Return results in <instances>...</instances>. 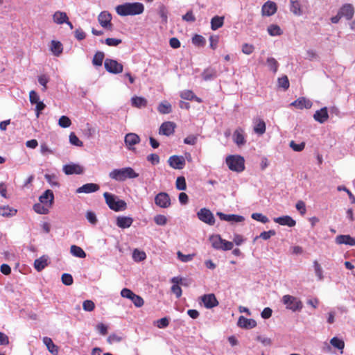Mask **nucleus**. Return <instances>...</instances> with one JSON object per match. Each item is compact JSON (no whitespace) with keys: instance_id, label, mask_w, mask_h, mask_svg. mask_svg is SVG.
I'll list each match as a JSON object with an SVG mask.
<instances>
[{"instance_id":"nucleus-1","label":"nucleus","mask_w":355,"mask_h":355,"mask_svg":"<svg viewBox=\"0 0 355 355\" xmlns=\"http://www.w3.org/2000/svg\"><path fill=\"white\" fill-rule=\"evenodd\" d=\"M144 10V6L139 2L125 3L116 7V12L120 16L139 15Z\"/></svg>"},{"instance_id":"nucleus-2","label":"nucleus","mask_w":355,"mask_h":355,"mask_svg":"<svg viewBox=\"0 0 355 355\" xmlns=\"http://www.w3.org/2000/svg\"><path fill=\"white\" fill-rule=\"evenodd\" d=\"M139 176L131 167H124L119 169H114L109 173V177L118 182H123L126 179H133Z\"/></svg>"},{"instance_id":"nucleus-3","label":"nucleus","mask_w":355,"mask_h":355,"mask_svg":"<svg viewBox=\"0 0 355 355\" xmlns=\"http://www.w3.org/2000/svg\"><path fill=\"white\" fill-rule=\"evenodd\" d=\"M103 196L105 198L106 204L111 209L115 211L125 209L126 203L123 200L118 199V198L114 195L108 192H105L103 193Z\"/></svg>"},{"instance_id":"nucleus-4","label":"nucleus","mask_w":355,"mask_h":355,"mask_svg":"<svg viewBox=\"0 0 355 355\" xmlns=\"http://www.w3.org/2000/svg\"><path fill=\"white\" fill-rule=\"evenodd\" d=\"M226 164L231 171L241 172L245 169L244 158L240 155H229L226 158Z\"/></svg>"},{"instance_id":"nucleus-5","label":"nucleus","mask_w":355,"mask_h":355,"mask_svg":"<svg viewBox=\"0 0 355 355\" xmlns=\"http://www.w3.org/2000/svg\"><path fill=\"white\" fill-rule=\"evenodd\" d=\"M282 302L287 309L291 310L292 311H300L303 304L302 302L296 297L290 295H285L282 298Z\"/></svg>"},{"instance_id":"nucleus-6","label":"nucleus","mask_w":355,"mask_h":355,"mask_svg":"<svg viewBox=\"0 0 355 355\" xmlns=\"http://www.w3.org/2000/svg\"><path fill=\"white\" fill-rule=\"evenodd\" d=\"M121 295L122 297L130 300L136 307H141L144 305V302L142 297L128 288H123L121 291Z\"/></svg>"},{"instance_id":"nucleus-7","label":"nucleus","mask_w":355,"mask_h":355,"mask_svg":"<svg viewBox=\"0 0 355 355\" xmlns=\"http://www.w3.org/2000/svg\"><path fill=\"white\" fill-rule=\"evenodd\" d=\"M104 67L105 69L114 74H118L123 71V65L113 59L107 58L104 62Z\"/></svg>"},{"instance_id":"nucleus-8","label":"nucleus","mask_w":355,"mask_h":355,"mask_svg":"<svg viewBox=\"0 0 355 355\" xmlns=\"http://www.w3.org/2000/svg\"><path fill=\"white\" fill-rule=\"evenodd\" d=\"M197 216L199 220L209 225H213L215 223V218L211 211L208 209H200L197 213Z\"/></svg>"},{"instance_id":"nucleus-9","label":"nucleus","mask_w":355,"mask_h":355,"mask_svg":"<svg viewBox=\"0 0 355 355\" xmlns=\"http://www.w3.org/2000/svg\"><path fill=\"white\" fill-rule=\"evenodd\" d=\"M155 203L161 208H168L171 205V199L168 193H159L155 198Z\"/></svg>"},{"instance_id":"nucleus-10","label":"nucleus","mask_w":355,"mask_h":355,"mask_svg":"<svg viewBox=\"0 0 355 355\" xmlns=\"http://www.w3.org/2000/svg\"><path fill=\"white\" fill-rule=\"evenodd\" d=\"M169 166L175 169H182L185 166V159L182 156L173 155L168 159Z\"/></svg>"},{"instance_id":"nucleus-11","label":"nucleus","mask_w":355,"mask_h":355,"mask_svg":"<svg viewBox=\"0 0 355 355\" xmlns=\"http://www.w3.org/2000/svg\"><path fill=\"white\" fill-rule=\"evenodd\" d=\"M111 20L112 15L107 11L101 12L98 17L99 24L105 28L112 29V24H111Z\"/></svg>"},{"instance_id":"nucleus-12","label":"nucleus","mask_w":355,"mask_h":355,"mask_svg":"<svg viewBox=\"0 0 355 355\" xmlns=\"http://www.w3.org/2000/svg\"><path fill=\"white\" fill-rule=\"evenodd\" d=\"M40 202L47 206L48 207H51L54 202V195L51 190L48 189L44 191V193L40 196L39 198Z\"/></svg>"},{"instance_id":"nucleus-13","label":"nucleus","mask_w":355,"mask_h":355,"mask_svg":"<svg viewBox=\"0 0 355 355\" xmlns=\"http://www.w3.org/2000/svg\"><path fill=\"white\" fill-rule=\"evenodd\" d=\"M124 141L128 149H133V146L140 142L139 135L135 133H128L125 135Z\"/></svg>"},{"instance_id":"nucleus-14","label":"nucleus","mask_w":355,"mask_h":355,"mask_svg":"<svg viewBox=\"0 0 355 355\" xmlns=\"http://www.w3.org/2000/svg\"><path fill=\"white\" fill-rule=\"evenodd\" d=\"M253 130L258 135H262L266 132V126L265 121L259 117L253 119Z\"/></svg>"},{"instance_id":"nucleus-15","label":"nucleus","mask_w":355,"mask_h":355,"mask_svg":"<svg viewBox=\"0 0 355 355\" xmlns=\"http://www.w3.org/2000/svg\"><path fill=\"white\" fill-rule=\"evenodd\" d=\"M202 302L204 304V306L207 309L214 308L218 304V302L214 294H207L204 295L201 297Z\"/></svg>"},{"instance_id":"nucleus-16","label":"nucleus","mask_w":355,"mask_h":355,"mask_svg":"<svg viewBox=\"0 0 355 355\" xmlns=\"http://www.w3.org/2000/svg\"><path fill=\"white\" fill-rule=\"evenodd\" d=\"M216 214L220 220L232 223H240L245 219L243 216L236 214H225L222 212H217Z\"/></svg>"},{"instance_id":"nucleus-17","label":"nucleus","mask_w":355,"mask_h":355,"mask_svg":"<svg viewBox=\"0 0 355 355\" xmlns=\"http://www.w3.org/2000/svg\"><path fill=\"white\" fill-rule=\"evenodd\" d=\"M63 171L66 175L82 174L84 171L83 168L79 164H71L63 166Z\"/></svg>"},{"instance_id":"nucleus-18","label":"nucleus","mask_w":355,"mask_h":355,"mask_svg":"<svg viewBox=\"0 0 355 355\" xmlns=\"http://www.w3.org/2000/svg\"><path fill=\"white\" fill-rule=\"evenodd\" d=\"M175 128V124L171 121H166L163 123L159 130L160 135L169 136L173 134Z\"/></svg>"},{"instance_id":"nucleus-19","label":"nucleus","mask_w":355,"mask_h":355,"mask_svg":"<svg viewBox=\"0 0 355 355\" xmlns=\"http://www.w3.org/2000/svg\"><path fill=\"white\" fill-rule=\"evenodd\" d=\"M237 324L239 327L243 329H252L257 326V322L254 319H248L244 316H240Z\"/></svg>"},{"instance_id":"nucleus-20","label":"nucleus","mask_w":355,"mask_h":355,"mask_svg":"<svg viewBox=\"0 0 355 355\" xmlns=\"http://www.w3.org/2000/svg\"><path fill=\"white\" fill-rule=\"evenodd\" d=\"M100 189L97 184L87 183L76 189L77 193H90L98 191Z\"/></svg>"},{"instance_id":"nucleus-21","label":"nucleus","mask_w":355,"mask_h":355,"mask_svg":"<svg viewBox=\"0 0 355 355\" xmlns=\"http://www.w3.org/2000/svg\"><path fill=\"white\" fill-rule=\"evenodd\" d=\"M233 140L239 146H243L246 143L244 130L241 128H238L235 130L233 134Z\"/></svg>"},{"instance_id":"nucleus-22","label":"nucleus","mask_w":355,"mask_h":355,"mask_svg":"<svg viewBox=\"0 0 355 355\" xmlns=\"http://www.w3.org/2000/svg\"><path fill=\"white\" fill-rule=\"evenodd\" d=\"M277 11V6L274 2L267 1L263 4L261 12L263 16H271Z\"/></svg>"},{"instance_id":"nucleus-23","label":"nucleus","mask_w":355,"mask_h":355,"mask_svg":"<svg viewBox=\"0 0 355 355\" xmlns=\"http://www.w3.org/2000/svg\"><path fill=\"white\" fill-rule=\"evenodd\" d=\"M273 220L281 225H286L290 227H294L296 224L295 220L289 216L274 218Z\"/></svg>"},{"instance_id":"nucleus-24","label":"nucleus","mask_w":355,"mask_h":355,"mask_svg":"<svg viewBox=\"0 0 355 355\" xmlns=\"http://www.w3.org/2000/svg\"><path fill=\"white\" fill-rule=\"evenodd\" d=\"M342 17L347 20L351 19L354 16V8L351 4H345L338 11Z\"/></svg>"},{"instance_id":"nucleus-25","label":"nucleus","mask_w":355,"mask_h":355,"mask_svg":"<svg viewBox=\"0 0 355 355\" xmlns=\"http://www.w3.org/2000/svg\"><path fill=\"white\" fill-rule=\"evenodd\" d=\"M291 105L301 110L303 108L309 109L311 107L312 103L309 100L302 97L299 98L298 99L291 103Z\"/></svg>"},{"instance_id":"nucleus-26","label":"nucleus","mask_w":355,"mask_h":355,"mask_svg":"<svg viewBox=\"0 0 355 355\" xmlns=\"http://www.w3.org/2000/svg\"><path fill=\"white\" fill-rule=\"evenodd\" d=\"M314 119L320 123H324L329 118L328 111L327 107H323L319 110H317L313 115Z\"/></svg>"},{"instance_id":"nucleus-27","label":"nucleus","mask_w":355,"mask_h":355,"mask_svg":"<svg viewBox=\"0 0 355 355\" xmlns=\"http://www.w3.org/2000/svg\"><path fill=\"white\" fill-rule=\"evenodd\" d=\"M336 241L338 244H346L351 246L355 245V239L349 235H339L336 238Z\"/></svg>"},{"instance_id":"nucleus-28","label":"nucleus","mask_w":355,"mask_h":355,"mask_svg":"<svg viewBox=\"0 0 355 355\" xmlns=\"http://www.w3.org/2000/svg\"><path fill=\"white\" fill-rule=\"evenodd\" d=\"M133 220L130 217L119 216L116 218V225L121 228H128L132 224Z\"/></svg>"},{"instance_id":"nucleus-29","label":"nucleus","mask_w":355,"mask_h":355,"mask_svg":"<svg viewBox=\"0 0 355 355\" xmlns=\"http://www.w3.org/2000/svg\"><path fill=\"white\" fill-rule=\"evenodd\" d=\"M43 343L46 346L49 352H51L53 355H58V347L53 343L51 338L49 337H44Z\"/></svg>"},{"instance_id":"nucleus-30","label":"nucleus","mask_w":355,"mask_h":355,"mask_svg":"<svg viewBox=\"0 0 355 355\" xmlns=\"http://www.w3.org/2000/svg\"><path fill=\"white\" fill-rule=\"evenodd\" d=\"M68 16L66 12L62 11H56L53 15V20L57 24H62L67 21Z\"/></svg>"},{"instance_id":"nucleus-31","label":"nucleus","mask_w":355,"mask_h":355,"mask_svg":"<svg viewBox=\"0 0 355 355\" xmlns=\"http://www.w3.org/2000/svg\"><path fill=\"white\" fill-rule=\"evenodd\" d=\"M217 76V71L215 69L209 67L205 69L202 73V77L204 80L208 81L216 78Z\"/></svg>"},{"instance_id":"nucleus-32","label":"nucleus","mask_w":355,"mask_h":355,"mask_svg":"<svg viewBox=\"0 0 355 355\" xmlns=\"http://www.w3.org/2000/svg\"><path fill=\"white\" fill-rule=\"evenodd\" d=\"M131 103L133 107L141 108L147 105V100L141 96H133L131 98Z\"/></svg>"},{"instance_id":"nucleus-33","label":"nucleus","mask_w":355,"mask_h":355,"mask_svg":"<svg viewBox=\"0 0 355 355\" xmlns=\"http://www.w3.org/2000/svg\"><path fill=\"white\" fill-rule=\"evenodd\" d=\"M224 24V17L215 16L211 20V28L216 31L222 27Z\"/></svg>"},{"instance_id":"nucleus-34","label":"nucleus","mask_w":355,"mask_h":355,"mask_svg":"<svg viewBox=\"0 0 355 355\" xmlns=\"http://www.w3.org/2000/svg\"><path fill=\"white\" fill-rule=\"evenodd\" d=\"M63 48L62 44L61 42L55 40H52L51 44V51H52L53 54L58 56L60 55L62 52Z\"/></svg>"},{"instance_id":"nucleus-35","label":"nucleus","mask_w":355,"mask_h":355,"mask_svg":"<svg viewBox=\"0 0 355 355\" xmlns=\"http://www.w3.org/2000/svg\"><path fill=\"white\" fill-rule=\"evenodd\" d=\"M47 258L42 256L35 260L34 267L37 271L42 270L47 266Z\"/></svg>"},{"instance_id":"nucleus-36","label":"nucleus","mask_w":355,"mask_h":355,"mask_svg":"<svg viewBox=\"0 0 355 355\" xmlns=\"http://www.w3.org/2000/svg\"><path fill=\"white\" fill-rule=\"evenodd\" d=\"M209 241L211 243V245L215 249H220L221 248V246H222V244H223V239L220 237V235H212L210 236L209 238Z\"/></svg>"},{"instance_id":"nucleus-37","label":"nucleus","mask_w":355,"mask_h":355,"mask_svg":"<svg viewBox=\"0 0 355 355\" xmlns=\"http://www.w3.org/2000/svg\"><path fill=\"white\" fill-rule=\"evenodd\" d=\"M17 214V210L9 206L0 207V215L4 217L13 216Z\"/></svg>"},{"instance_id":"nucleus-38","label":"nucleus","mask_w":355,"mask_h":355,"mask_svg":"<svg viewBox=\"0 0 355 355\" xmlns=\"http://www.w3.org/2000/svg\"><path fill=\"white\" fill-rule=\"evenodd\" d=\"M315 275L318 278V281H322L324 279L323 270L320 264L317 260L313 262Z\"/></svg>"},{"instance_id":"nucleus-39","label":"nucleus","mask_w":355,"mask_h":355,"mask_svg":"<svg viewBox=\"0 0 355 355\" xmlns=\"http://www.w3.org/2000/svg\"><path fill=\"white\" fill-rule=\"evenodd\" d=\"M157 110L163 114H169L172 111L171 105L167 101L162 102L159 104Z\"/></svg>"},{"instance_id":"nucleus-40","label":"nucleus","mask_w":355,"mask_h":355,"mask_svg":"<svg viewBox=\"0 0 355 355\" xmlns=\"http://www.w3.org/2000/svg\"><path fill=\"white\" fill-rule=\"evenodd\" d=\"M70 252L72 255L78 258H85L86 257V253L84 250L80 247L75 245L71 246Z\"/></svg>"},{"instance_id":"nucleus-41","label":"nucleus","mask_w":355,"mask_h":355,"mask_svg":"<svg viewBox=\"0 0 355 355\" xmlns=\"http://www.w3.org/2000/svg\"><path fill=\"white\" fill-rule=\"evenodd\" d=\"M268 33L271 36H278L282 34L281 28L276 24H271L268 27Z\"/></svg>"},{"instance_id":"nucleus-42","label":"nucleus","mask_w":355,"mask_h":355,"mask_svg":"<svg viewBox=\"0 0 355 355\" xmlns=\"http://www.w3.org/2000/svg\"><path fill=\"white\" fill-rule=\"evenodd\" d=\"M158 14L162 18V22L164 24H166L168 21V10L164 5L159 6L158 8Z\"/></svg>"},{"instance_id":"nucleus-43","label":"nucleus","mask_w":355,"mask_h":355,"mask_svg":"<svg viewBox=\"0 0 355 355\" xmlns=\"http://www.w3.org/2000/svg\"><path fill=\"white\" fill-rule=\"evenodd\" d=\"M330 343L334 347L341 350V353H343V349L345 347V343L342 339L334 337L330 340Z\"/></svg>"},{"instance_id":"nucleus-44","label":"nucleus","mask_w":355,"mask_h":355,"mask_svg":"<svg viewBox=\"0 0 355 355\" xmlns=\"http://www.w3.org/2000/svg\"><path fill=\"white\" fill-rule=\"evenodd\" d=\"M291 11L295 15L300 16L302 15V11L299 1H291Z\"/></svg>"},{"instance_id":"nucleus-45","label":"nucleus","mask_w":355,"mask_h":355,"mask_svg":"<svg viewBox=\"0 0 355 355\" xmlns=\"http://www.w3.org/2000/svg\"><path fill=\"white\" fill-rule=\"evenodd\" d=\"M146 258V254L144 251H141L138 249L134 250L132 252V259L135 261L140 262L144 261Z\"/></svg>"},{"instance_id":"nucleus-46","label":"nucleus","mask_w":355,"mask_h":355,"mask_svg":"<svg viewBox=\"0 0 355 355\" xmlns=\"http://www.w3.org/2000/svg\"><path fill=\"white\" fill-rule=\"evenodd\" d=\"M104 57V53L101 51H98L97 53H96L92 60L93 64L98 67L101 66L103 64Z\"/></svg>"},{"instance_id":"nucleus-47","label":"nucleus","mask_w":355,"mask_h":355,"mask_svg":"<svg viewBox=\"0 0 355 355\" xmlns=\"http://www.w3.org/2000/svg\"><path fill=\"white\" fill-rule=\"evenodd\" d=\"M49 208L41 202L37 203L33 206L34 211L40 214H47L49 213Z\"/></svg>"},{"instance_id":"nucleus-48","label":"nucleus","mask_w":355,"mask_h":355,"mask_svg":"<svg viewBox=\"0 0 355 355\" xmlns=\"http://www.w3.org/2000/svg\"><path fill=\"white\" fill-rule=\"evenodd\" d=\"M177 256H178V258L181 261H182L184 263H187V262L191 261L193 259L195 254H184L180 251H178L177 252Z\"/></svg>"},{"instance_id":"nucleus-49","label":"nucleus","mask_w":355,"mask_h":355,"mask_svg":"<svg viewBox=\"0 0 355 355\" xmlns=\"http://www.w3.org/2000/svg\"><path fill=\"white\" fill-rule=\"evenodd\" d=\"M267 64L270 69L272 70L274 73L277 72L279 64L274 58H268L267 59Z\"/></svg>"},{"instance_id":"nucleus-50","label":"nucleus","mask_w":355,"mask_h":355,"mask_svg":"<svg viewBox=\"0 0 355 355\" xmlns=\"http://www.w3.org/2000/svg\"><path fill=\"white\" fill-rule=\"evenodd\" d=\"M58 125L64 128H69L71 125V121L68 116H62L58 120Z\"/></svg>"},{"instance_id":"nucleus-51","label":"nucleus","mask_w":355,"mask_h":355,"mask_svg":"<svg viewBox=\"0 0 355 355\" xmlns=\"http://www.w3.org/2000/svg\"><path fill=\"white\" fill-rule=\"evenodd\" d=\"M175 184L176 188L180 191H184L187 188L186 180L183 176L177 178Z\"/></svg>"},{"instance_id":"nucleus-52","label":"nucleus","mask_w":355,"mask_h":355,"mask_svg":"<svg viewBox=\"0 0 355 355\" xmlns=\"http://www.w3.org/2000/svg\"><path fill=\"white\" fill-rule=\"evenodd\" d=\"M252 219L259 221L262 223H266L269 221L268 218L261 213H253L251 215Z\"/></svg>"},{"instance_id":"nucleus-53","label":"nucleus","mask_w":355,"mask_h":355,"mask_svg":"<svg viewBox=\"0 0 355 355\" xmlns=\"http://www.w3.org/2000/svg\"><path fill=\"white\" fill-rule=\"evenodd\" d=\"M44 178L48 182V183L49 184H51V186H59V184L57 181L56 175H55L53 174H52V175L46 174L44 175Z\"/></svg>"},{"instance_id":"nucleus-54","label":"nucleus","mask_w":355,"mask_h":355,"mask_svg":"<svg viewBox=\"0 0 355 355\" xmlns=\"http://www.w3.org/2000/svg\"><path fill=\"white\" fill-rule=\"evenodd\" d=\"M192 42L195 45L203 46L205 44V39L200 35H195L192 38Z\"/></svg>"},{"instance_id":"nucleus-55","label":"nucleus","mask_w":355,"mask_h":355,"mask_svg":"<svg viewBox=\"0 0 355 355\" xmlns=\"http://www.w3.org/2000/svg\"><path fill=\"white\" fill-rule=\"evenodd\" d=\"M69 141L72 145L76 146H82L83 144V142L73 132H71L69 135Z\"/></svg>"},{"instance_id":"nucleus-56","label":"nucleus","mask_w":355,"mask_h":355,"mask_svg":"<svg viewBox=\"0 0 355 355\" xmlns=\"http://www.w3.org/2000/svg\"><path fill=\"white\" fill-rule=\"evenodd\" d=\"M289 145H290V147L294 151H296V152L302 151L304 148V147H305V144L304 142L300 143V144H296L294 141H291L290 142Z\"/></svg>"},{"instance_id":"nucleus-57","label":"nucleus","mask_w":355,"mask_h":355,"mask_svg":"<svg viewBox=\"0 0 355 355\" xmlns=\"http://www.w3.org/2000/svg\"><path fill=\"white\" fill-rule=\"evenodd\" d=\"M154 221L158 225H165L167 223V218L165 216L159 214L154 217Z\"/></svg>"},{"instance_id":"nucleus-58","label":"nucleus","mask_w":355,"mask_h":355,"mask_svg":"<svg viewBox=\"0 0 355 355\" xmlns=\"http://www.w3.org/2000/svg\"><path fill=\"white\" fill-rule=\"evenodd\" d=\"M40 153L42 155L46 156L49 154H53L54 152L52 149L49 148L46 143H42L40 145Z\"/></svg>"},{"instance_id":"nucleus-59","label":"nucleus","mask_w":355,"mask_h":355,"mask_svg":"<svg viewBox=\"0 0 355 355\" xmlns=\"http://www.w3.org/2000/svg\"><path fill=\"white\" fill-rule=\"evenodd\" d=\"M254 50L252 44L245 43L242 45V52L245 55H250Z\"/></svg>"},{"instance_id":"nucleus-60","label":"nucleus","mask_w":355,"mask_h":355,"mask_svg":"<svg viewBox=\"0 0 355 355\" xmlns=\"http://www.w3.org/2000/svg\"><path fill=\"white\" fill-rule=\"evenodd\" d=\"M156 326L159 329H163L169 324V320L167 318H162L159 320H157L155 322Z\"/></svg>"},{"instance_id":"nucleus-61","label":"nucleus","mask_w":355,"mask_h":355,"mask_svg":"<svg viewBox=\"0 0 355 355\" xmlns=\"http://www.w3.org/2000/svg\"><path fill=\"white\" fill-rule=\"evenodd\" d=\"M83 308L86 311H92L95 308V304L92 300H85L83 302Z\"/></svg>"},{"instance_id":"nucleus-62","label":"nucleus","mask_w":355,"mask_h":355,"mask_svg":"<svg viewBox=\"0 0 355 355\" xmlns=\"http://www.w3.org/2000/svg\"><path fill=\"white\" fill-rule=\"evenodd\" d=\"M62 282L67 286H70L73 284V277L70 274L64 273L62 275Z\"/></svg>"},{"instance_id":"nucleus-63","label":"nucleus","mask_w":355,"mask_h":355,"mask_svg":"<svg viewBox=\"0 0 355 355\" xmlns=\"http://www.w3.org/2000/svg\"><path fill=\"white\" fill-rule=\"evenodd\" d=\"M29 100L31 104H36L40 102V97L37 92L34 90H32L29 93Z\"/></svg>"},{"instance_id":"nucleus-64","label":"nucleus","mask_w":355,"mask_h":355,"mask_svg":"<svg viewBox=\"0 0 355 355\" xmlns=\"http://www.w3.org/2000/svg\"><path fill=\"white\" fill-rule=\"evenodd\" d=\"M279 85L283 87L284 89H287L289 87V81L286 76H284L278 79Z\"/></svg>"}]
</instances>
